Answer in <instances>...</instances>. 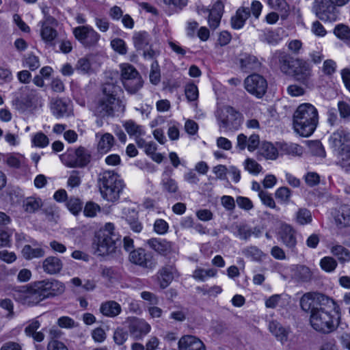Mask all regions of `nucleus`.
Returning a JSON list of instances; mask_svg holds the SVG:
<instances>
[{"mask_svg":"<svg viewBox=\"0 0 350 350\" xmlns=\"http://www.w3.org/2000/svg\"><path fill=\"white\" fill-rule=\"evenodd\" d=\"M64 284L55 279H46L14 289V299L27 306L39 304L42 300L60 295L64 292Z\"/></svg>","mask_w":350,"mask_h":350,"instance_id":"nucleus-1","label":"nucleus"},{"mask_svg":"<svg viewBox=\"0 0 350 350\" xmlns=\"http://www.w3.org/2000/svg\"><path fill=\"white\" fill-rule=\"evenodd\" d=\"M319 122L318 111L310 103L299 105L293 114V128L302 137H309L315 131Z\"/></svg>","mask_w":350,"mask_h":350,"instance_id":"nucleus-2","label":"nucleus"},{"mask_svg":"<svg viewBox=\"0 0 350 350\" xmlns=\"http://www.w3.org/2000/svg\"><path fill=\"white\" fill-rule=\"evenodd\" d=\"M120 243V236L115 231L113 223H106L95 234L93 245L99 256H107L115 252Z\"/></svg>","mask_w":350,"mask_h":350,"instance_id":"nucleus-3","label":"nucleus"},{"mask_svg":"<svg viewBox=\"0 0 350 350\" xmlns=\"http://www.w3.org/2000/svg\"><path fill=\"white\" fill-rule=\"evenodd\" d=\"M118 88L113 83L103 85V96L98 100L93 109L94 114L99 118L113 116L115 111L121 107L120 100L116 98Z\"/></svg>","mask_w":350,"mask_h":350,"instance_id":"nucleus-4","label":"nucleus"},{"mask_svg":"<svg viewBox=\"0 0 350 350\" xmlns=\"http://www.w3.org/2000/svg\"><path fill=\"white\" fill-rule=\"evenodd\" d=\"M99 190L103 199L115 202L120 198L124 187L123 180L113 171H105L99 177Z\"/></svg>","mask_w":350,"mask_h":350,"instance_id":"nucleus-5","label":"nucleus"},{"mask_svg":"<svg viewBox=\"0 0 350 350\" xmlns=\"http://www.w3.org/2000/svg\"><path fill=\"white\" fill-rule=\"evenodd\" d=\"M329 142L341 166L350 167V133L338 129L330 135Z\"/></svg>","mask_w":350,"mask_h":350,"instance_id":"nucleus-6","label":"nucleus"},{"mask_svg":"<svg viewBox=\"0 0 350 350\" xmlns=\"http://www.w3.org/2000/svg\"><path fill=\"white\" fill-rule=\"evenodd\" d=\"M299 304L301 309L306 312H310V314L314 310H319L322 308L334 310L336 313L340 310L339 306L332 298L319 292H308L304 294Z\"/></svg>","mask_w":350,"mask_h":350,"instance_id":"nucleus-7","label":"nucleus"},{"mask_svg":"<svg viewBox=\"0 0 350 350\" xmlns=\"http://www.w3.org/2000/svg\"><path fill=\"white\" fill-rule=\"evenodd\" d=\"M332 310L320 308L314 310L311 314L310 322L312 327L318 332L328 334L336 329L338 323L332 314ZM333 311H334L333 310Z\"/></svg>","mask_w":350,"mask_h":350,"instance_id":"nucleus-8","label":"nucleus"},{"mask_svg":"<svg viewBox=\"0 0 350 350\" xmlns=\"http://www.w3.org/2000/svg\"><path fill=\"white\" fill-rule=\"evenodd\" d=\"M220 129L236 131L241 124V114L230 106H224L219 109L216 113Z\"/></svg>","mask_w":350,"mask_h":350,"instance_id":"nucleus-9","label":"nucleus"},{"mask_svg":"<svg viewBox=\"0 0 350 350\" xmlns=\"http://www.w3.org/2000/svg\"><path fill=\"white\" fill-rule=\"evenodd\" d=\"M60 158L63 163L68 167H84L90 162L92 155L88 149L79 146L76 149L68 150Z\"/></svg>","mask_w":350,"mask_h":350,"instance_id":"nucleus-10","label":"nucleus"},{"mask_svg":"<svg viewBox=\"0 0 350 350\" xmlns=\"http://www.w3.org/2000/svg\"><path fill=\"white\" fill-rule=\"evenodd\" d=\"M312 10L322 21L333 23L339 18L340 11L337 7L325 0H314Z\"/></svg>","mask_w":350,"mask_h":350,"instance_id":"nucleus-11","label":"nucleus"},{"mask_svg":"<svg viewBox=\"0 0 350 350\" xmlns=\"http://www.w3.org/2000/svg\"><path fill=\"white\" fill-rule=\"evenodd\" d=\"M244 87L248 93L261 98L267 92L268 84L265 78L259 74H252L244 80Z\"/></svg>","mask_w":350,"mask_h":350,"instance_id":"nucleus-12","label":"nucleus"},{"mask_svg":"<svg viewBox=\"0 0 350 350\" xmlns=\"http://www.w3.org/2000/svg\"><path fill=\"white\" fill-rule=\"evenodd\" d=\"M224 5L222 1H217L211 10L204 6H198L197 12L199 15L206 16L208 14V23L210 28L217 29L224 13Z\"/></svg>","mask_w":350,"mask_h":350,"instance_id":"nucleus-13","label":"nucleus"},{"mask_svg":"<svg viewBox=\"0 0 350 350\" xmlns=\"http://www.w3.org/2000/svg\"><path fill=\"white\" fill-rule=\"evenodd\" d=\"M133 42L137 51H142L146 59H152L155 51L150 47L151 37L146 31H137L133 33Z\"/></svg>","mask_w":350,"mask_h":350,"instance_id":"nucleus-14","label":"nucleus"},{"mask_svg":"<svg viewBox=\"0 0 350 350\" xmlns=\"http://www.w3.org/2000/svg\"><path fill=\"white\" fill-rule=\"evenodd\" d=\"M155 276L159 287L165 289L175 278L179 277V273L174 263H167L158 270Z\"/></svg>","mask_w":350,"mask_h":350,"instance_id":"nucleus-15","label":"nucleus"},{"mask_svg":"<svg viewBox=\"0 0 350 350\" xmlns=\"http://www.w3.org/2000/svg\"><path fill=\"white\" fill-rule=\"evenodd\" d=\"M129 260L143 268L152 269L156 266V262L154 260L152 254L146 252L142 248L131 251L129 254Z\"/></svg>","mask_w":350,"mask_h":350,"instance_id":"nucleus-16","label":"nucleus"},{"mask_svg":"<svg viewBox=\"0 0 350 350\" xmlns=\"http://www.w3.org/2000/svg\"><path fill=\"white\" fill-rule=\"evenodd\" d=\"M52 114L57 118L68 117L71 114V103L66 98H52L50 103Z\"/></svg>","mask_w":350,"mask_h":350,"instance_id":"nucleus-17","label":"nucleus"},{"mask_svg":"<svg viewBox=\"0 0 350 350\" xmlns=\"http://www.w3.org/2000/svg\"><path fill=\"white\" fill-rule=\"evenodd\" d=\"M151 329L150 325L144 319H133L129 321V330L135 340L142 339Z\"/></svg>","mask_w":350,"mask_h":350,"instance_id":"nucleus-18","label":"nucleus"},{"mask_svg":"<svg viewBox=\"0 0 350 350\" xmlns=\"http://www.w3.org/2000/svg\"><path fill=\"white\" fill-rule=\"evenodd\" d=\"M172 171L165 170L162 173L160 186L163 193L175 196L180 193L178 183L172 177Z\"/></svg>","mask_w":350,"mask_h":350,"instance_id":"nucleus-19","label":"nucleus"},{"mask_svg":"<svg viewBox=\"0 0 350 350\" xmlns=\"http://www.w3.org/2000/svg\"><path fill=\"white\" fill-rule=\"evenodd\" d=\"M291 56L284 51H275L271 58L270 64L272 66L278 67L284 73H287L291 69Z\"/></svg>","mask_w":350,"mask_h":350,"instance_id":"nucleus-20","label":"nucleus"},{"mask_svg":"<svg viewBox=\"0 0 350 350\" xmlns=\"http://www.w3.org/2000/svg\"><path fill=\"white\" fill-rule=\"evenodd\" d=\"M54 22H55V20L53 17L48 16L44 21L39 23L41 25L40 36L42 39L49 46H54L53 41L57 36V31L49 26V24Z\"/></svg>","mask_w":350,"mask_h":350,"instance_id":"nucleus-21","label":"nucleus"},{"mask_svg":"<svg viewBox=\"0 0 350 350\" xmlns=\"http://www.w3.org/2000/svg\"><path fill=\"white\" fill-rule=\"evenodd\" d=\"M239 62L240 68L245 72L259 70L262 66L261 62L256 56L246 53L240 55Z\"/></svg>","mask_w":350,"mask_h":350,"instance_id":"nucleus-22","label":"nucleus"},{"mask_svg":"<svg viewBox=\"0 0 350 350\" xmlns=\"http://www.w3.org/2000/svg\"><path fill=\"white\" fill-rule=\"evenodd\" d=\"M178 350H206L203 342L198 338L186 335L180 338L178 341Z\"/></svg>","mask_w":350,"mask_h":350,"instance_id":"nucleus-23","label":"nucleus"},{"mask_svg":"<svg viewBox=\"0 0 350 350\" xmlns=\"http://www.w3.org/2000/svg\"><path fill=\"white\" fill-rule=\"evenodd\" d=\"M42 268L46 274L55 275L62 270L63 262L57 256H50L42 260Z\"/></svg>","mask_w":350,"mask_h":350,"instance_id":"nucleus-24","label":"nucleus"},{"mask_svg":"<svg viewBox=\"0 0 350 350\" xmlns=\"http://www.w3.org/2000/svg\"><path fill=\"white\" fill-rule=\"evenodd\" d=\"M282 243L288 247L294 249L297 245L296 232L288 224H282L279 231Z\"/></svg>","mask_w":350,"mask_h":350,"instance_id":"nucleus-25","label":"nucleus"},{"mask_svg":"<svg viewBox=\"0 0 350 350\" xmlns=\"http://www.w3.org/2000/svg\"><path fill=\"white\" fill-rule=\"evenodd\" d=\"M296 64L297 66L294 70L295 77L298 81L306 83L312 75V68L310 64L305 60L297 59H296Z\"/></svg>","mask_w":350,"mask_h":350,"instance_id":"nucleus-26","label":"nucleus"},{"mask_svg":"<svg viewBox=\"0 0 350 350\" xmlns=\"http://www.w3.org/2000/svg\"><path fill=\"white\" fill-rule=\"evenodd\" d=\"M148 246L161 255L166 256L172 250V243L165 239L152 238L147 241Z\"/></svg>","mask_w":350,"mask_h":350,"instance_id":"nucleus-27","label":"nucleus"},{"mask_svg":"<svg viewBox=\"0 0 350 350\" xmlns=\"http://www.w3.org/2000/svg\"><path fill=\"white\" fill-rule=\"evenodd\" d=\"M96 138L98 139L97 150L101 154L107 153L115 143L114 137L109 133L104 134L96 133Z\"/></svg>","mask_w":350,"mask_h":350,"instance_id":"nucleus-28","label":"nucleus"},{"mask_svg":"<svg viewBox=\"0 0 350 350\" xmlns=\"http://www.w3.org/2000/svg\"><path fill=\"white\" fill-rule=\"evenodd\" d=\"M250 16V10L249 8H239L235 14L232 16L230 20L231 27L234 29H241L247 18Z\"/></svg>","mask_w":350,"mask_h":350,"instance_id":"nucleus-29","label":"nucleus"},{"mask_svg":"<svg viewBox=\"0 0 350 350\" xmlns=\"http://www.w3.org/2000/svg\"><path fill=\"white\" fill-rule=\"evenodd\" d=\"M334 219L338 228L350 226V205L340 206L334 216Z\"/></svg>","mask_w":350,"mask_h":350,"instance_id":"nucleus-30","label":"nucleus"},{"mask_svg":"<svg viewBox=\"0 0 350 350\" xmlns=\"http://www.w3.org/2000/svg\"><path fill=\"white\" fill-rule=\"evenodd\" d=\"M40 327V322L37 319H33L28 323L24 332L27 336L32 337L36 342H42L44 338V334L42 332H37Z\"/></svg>","mask_w":350,"mask_h":350,"instance_id":"nucleus-31","label":"nucleus"},{"mask_svg":"<svg viewBox=\"0 0 350 350\" xmlns=\"http://www.w3.org/2000/svg\"><path fill=\"white\" fill-rule=\"evenodd\" d=\"M269 329L270 332L282 343L287 341L289 332L278 321H270L269 324Z\"/></svg>","mask_w":350,"mask_h":350,"instance_id":"nucleus-32","label":"nucleus"},{"mask_svg":"<svg viewBox=\"0 0 350 350\" xmlns=\"http://www.w3.org/2000/svg\"><path fill=\"white\" fill-rule=\"evenodd\" d=\"M293 271V278L298 282H308L312 278V273L306 266L297 265Z\"/></svg>","mask_w":350,"mask_h":350,"instance_id":"nucleus-33","label":"nucleus"},{"mask_svg":"<svg viewBox=\"0 0 350 350\" xmlns=\"http://www.w3.org/2000/svg\"><path fill=\"white\" fill-rule=\"evenodd\" d=\"M100 312L108 317H115L122 311L120 305L115 301H107L101 304Z\"/></svg>","mask_w":350,"mask_h":350,"instance_id":"nucleus-34","label":"nucleus"},{"mask_svg":"<svg viewBox=\"0 0 350 350\" xmlns=\"http://www.w3.org/2000/svg\"><path fill=\"white\" fill-rule=\"evenodd\" d=\"M23 258L26 260L40 258L45 256V251L41 247H33L30 245H25L21 251Z\"/></svg>","mask_w":350,"mask_h":350,"instance_id":"nucleus-35","label":"nucleus"},{"mask_svg":"<svg viewBox=\"0 0 350 350\" xmlns=\"http://www.w3.org/2000/svg\"><path fill=\"white\" fill-rule=\"evenodd\" d=\"M3 161L9 167L15 169H19L26 166V159L25 157L19 154H8L5 156Z\"/></svg>","mask_w":350,"mask_h":350,"instance_id":"nucleus-36","label":"nucleus"},{"mask_svg":"<svg viewBox=\"0 0 350 350\" xmlns=\"http://www.w3.org/2000/svg\"><path fill=\"white\" fill-rule=\"evenodd\" d=\"M134 74L135 75L131 80H127L124 85L125 90L131 94H136L144 85V81L139 72Z\"/></svg>","mask_w":350,"mask_h":350,"instance_id":"nucleus-37","label":"nucleus"},{"mask_svg":"<svg viewBox=\"0 0 350 350\" xmlns=\"http://www.w3.org/2000/svg\"><path fill=\"white\" fill-rule=\"evenodd\" d=\"M332 254L337 258L339 262L345 264L350 262V251L340 245H336L330 249Z\"/></svg>","mask_w":350,"mask_h":350,"instance_id":"nucleus-38","label":"nucleus"},{"mask_svg":"<svg viewBox=\"0 0 350 350\" xmlns=\"http://www.w3.org/2000/svg\"><path fill=\"white\" fill-rule=\"evenodd\" d=\"M259 153L267 159L275 160L278 152L277 148L270 142H262L259 148Z\"/></svg>","mask_w":350,"mask_h":350,"instance_id":"nucleus-39","label":"nucleus"},{"mask_svg":"<svg viewBox=\"0 0 350 350\" xmlns=\"http://www.w3.org/2000/svg\"><path fill=\"white\" fill-rule=\"evenodd\" d=\"M42 206V201L39 198L28 197L23 202V207L25 212L33 213Z\"/></svg>","mask_w":350,"mask_h":350,"instance_id":"nucleus-40","label":"nucleus"},{"mask_svg":"<svg viewBox=\"0 0 350 350\" xmlns=\"http://www.w3.org/2000/svg\"><path fill=\"white\" fill-rule=\"evenodd\" d=\"M217 271L215 269H204L198 267L194 270L192 277L198 281L204 282L209 278L216 276Z\"/></svg>","mask_w":350,"mask_h":350,"instance_id":"nucleus-41","label":"nucleus"},{"mask_svg":"<svg viewBox=\"0 0 350 350\" xmlns=\"http://www.w3.org/2000/svg\"><path fill=\"white\" fill-rule=\"evenodd\" d=\"M100 275L110 282L117 281L120 278V274L118 270L113 267L100 265L99 267Z\"/></svg>","mask_w":350,"mask_h":350,"instance_id":"nucleus-42","label":"nucleus"},{"mask_svg":"<svg viewBox=\"0 0 350 350\" xmlns=\"http://www.w3.org/2000/svg\"><path fill=\"white\" fill-rule=\"evenodd\" d=\"M123 126L130 136L138 137L144 135V131L142 127L133 120L126 121Z\"/></svg>","mask_w":350,"mask_h":350,"instance_id":"nucleus-43","label":"nucleus"},{"mask_svg":"<svg viewBox=\"0 0 350 350\" xmlns=\"http://www.w3.org/2000/svg\"><path fill=\"white\" fill-rule=\"evenodd\" d=\"M75 69L80 73L85 75L92 72L90 58L89 57H83L78 59Z\"/></svg>","mask_w":350,"mask_h":350,"instance_id":"nucleus-44","label":"nucleus"},{"mask_svg":"<svg viewBox=\"0 0 350 350\" xmlns=\"http://www.w3.org/2000/svg\"><path fill=\"white\" fill-rule=\"evenodd\" d=\"M312 214L309 210L305 208H299L295 215V221L300 225H306L312 222Z\"/></svg>","mask_w":350,"mask_h":350,"instance_id":"nucleus-45","label":"nucleus"},{"mask_svg":"<svg viewBox=\"0 0 350 350\" xmlns=\"http://www.w3.org/2000/svg\"><path fill=\"white\" fill-rule=\"evenodd\" d=\"M281 151L286 154L300 156L303 152V148L297 144H283L281 146Z\"/></svg>","mask_w":350,"mask_h":350,"instance_id":"nucleus-46","label":"nucleus"},{"mask_svg":"<svg viewBox=\"0 0 350 350\" xmlns=\"http://www.w3.org/2000/svg\"><path fill=\"white\" fill-rule=\"evenodd\" d=\"M138 71L130 64H123L121 66V81L123 86L126 84L127 80H131Z\"/></svg>","mask_w":350,"mask_h":350,"instance_id":"nucleus-47","label":"nucleus"},{"mask_svg":"<svg viewBox=\"0 0 350 350\" xmlns=\"http://www.w3.org/2000/svg\"><path fill=\"white\" fill-rule=\"evenodd\" d=\"M233 234L241 239L247 240L252 236V228L246 225H237L233 228Z\"/></svg>","mask_w":350,"mask_h":350,"instance_id":"nucleus-48","label":"nucleus"},{"mask_svg":"<svg viewBox=\"0 0 350 350\" xmlns=\"http://www.w3.org/2000/svg\"><path fill=\"white\" fill-rule=\"evenodd\" d=\"M66 206L74 215H78L82 210V202L78 198L70 197L66 202Z\"/></svg>","mask_w":350,"mask_h":350,"instance_id":"nucleus-49","label":"nucleus"},{"mask_svg":"<svg viewBox=\"0 0 350 350\" xmlns=\"http://www.w3.org/2000/svg\"><path fill=\"white\" fill-rule=\"evenodd\" d=\"M101 211L100 206L92 201L86 202L84 208H83V214L86 217H95L98 213H100Z\"/></svg>","mask_w":350,"mask_h":350,"instance_id":"nucleus-50","label":"nucleus"},{"mask_svg":"<svg viewBox=\"0 0 350 350\" xmlns=\"http://www.w3.org/2000/svg\"><path fill=\"white\" fill-rule=\"evenodd\" d=\"M338 265L337 261L331 256H325L320 261V266L326 272L334 271Z\"/></svg>","mask_w":350,"mask_h":350,"instance_id":"nucleus-51","label":"nucleus"},{"mask_svg":"<svg viewBox=\"0 0 350 350\" xmlns=\"http://www.w3.org/2000/svg\"><path fill=\"white\" fill-rule=\"evenodd\" d=\"M336 37L343 40H350V28L343 24L338 25L334 29Z\"/></svg>","mask_w":350,"mask_h":350,"instance_id":"nucleus-52","label":"nucleus"},{"mask_svg":"<svg viewBox=\"0 0 350 350\" xmlns=\"http://www.w3.org/2000/svg\"><path fill=\"white\" fill-rule=\"evenodd\" d=\"M32 144L36 147L42 148L49 145V139L44 133L38 132L33 136Z\"/></svg>","mask_w":350,"mask_h":350,"instance_id":"nucleus-53","label":"nucleus"},{"mask_svg":"<svg viewBox=\"0 0 350 350\" xmlns=\"http://www.w3.org/2000/svg\"><path fill=\"white\" fill-rule=\"evenodd\" d=\"M100 39V35L92 28L90 27L87 32L86 40L84 41V45L86 47L95 46Z\"/></svg>","mask_w":350,"mask_h":350,"instance_id":"nucleus-54","label":"nucleus"},{"mask_svg":"<svg viewBox=\"0 0 350 350\" xmlns=\"http://www.w3.org/2000/svg\"><path fill=\"white\" fill-rule=\"evenodd\" d=\"M150 81L154 85H157L161 81L160 68L157 62H152L149 75Z\"/></svg>","mask_w":350,"mask_h":350,"instance_id":"nucleus-55","label":"nucleus"},{"mask_svg":"<svg viewBox=\"0 0 350 350\" xmlns=\"http://www.w3.org/2000/svg\"><path fill=\"white\" fill-rule=\"evenodd\" d=\"M244 167L253 174H258L262 170L261 165L253 159H247L244 162Z\"/></svg>","mask_w":350,"mask_h":350,"instance_id":"nucleus-56","label":"nucleus"},{"mask_svg":"<svg viewBox=\"0 0 350 350\" xmlns=\"http://www.w3.org/2000/svg\"><path fill=\"white\" fill-rule=\"evenodd\" d=\"M81 183V172L77 170L71 172L70 176L67 181L68 187L75 188L78 187Z\"/></svg>","mask_w":350,"mask_h":350,"instance_id":"nucleus-57","label":"nucleus"},{"mask_svg":"<svg viewBox=\"0 0 350 350\" xmlns=\"http://www.w3.org/2000/svg\"><path fill=\"white\" fill-rule=\"evenodd\" d=\"M261 41L271 45H275L280 41L279 36L273 31H267L262 35Z\"/></svg>","mask_w":350,"mask_h":350,"instance_id":"nucleus-58","label":"nucleus"},{"mask_svg":"<svg viewBox=\"0 0 350 350\" xmlns=\"http://www.w3.org/2000/svg\"><path fill=\"white\" fill-rule=\"evenodd\" d=\"M90 26H79L73 29L75 37L84 45V41L86 40L87 32L89 31Z\"/></svg>","mask_w":350,"mask_h":350,"instance_id":"nucleus-59","label":"nucleus"},{"mask_svg":"<svg viewBox=\"0 0 350 350\" xmlns=\"http://www.w3.org/2000/svg\"><path fill=\"white\" fill-rule=\"evenodd\" d=\"M185 96L189 101H195L198 98V89L193 83L187 84L185 87Z\"/></svg>","mask_w":350,"mask_h":350,"instance_id":"nucleus-60","label":"nucleus"},{"mask_svg":"<svg viewBox=\"0 0 350 350\" xmlns=\"http://www.w3.org/2000/svg\"><path fill=\"white\" fill-rule=\"evenodd\" d=\"M309 148L312 154L321 157H325V149L319 141L311 142L309 144Z\"/></svg>","mask_w":350,"mask_h":350,"instance_id":"nucleus-61","label":"nucleus"},{"mask_svg":"<svg viewBox=\"0 0 350 350\" xmlns=\"http://www.w3.org/2000/svg\"><path fill=\"white\" fill-rule=\"evenodd\" d=\"M57 324L62 328L72 329L77 327L78 324L72 318L66 316L57 319Z\"/></svg>","mask_w":350,"mask_h":350,"instance_id":"nucleus-62","label":"nucleus"},{"mask_svg":"<svg viewBox=\"0 0 350 350\" xmlns=\"http://www.w3.org/2000/svg\"><path fill=\"white\" fill-rule=\"evenodd\" d=\"M111 46L115 51L120 54L124 55L127 52L125 42L122 39L115 38L112 40Z\"/></svg>","mask_w":350,"mask_h":350,"instance_id":"nucleus-63","label":"nucleus"},{"mask_svg":"<svg viewBox=\"0 0 350 350\" xmlns=\"http://www.w3.org/2000/svg\"><path fill=\"white\" fill-rule=\"evenodd\" d=\"M12 231L11 230L0 229V247H10Z\"/></svg>","mask_w":350,"mask_h":350,"instance_id":"nucleus-64","label":"nucleus"}]
</instances>
